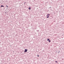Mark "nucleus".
Segmentation results:
<instances>
[{"label": "nucleus", "mask_w": 64, "mask_h": 64, "mask_svg": "<svg viewBox=\"0 0 64 64\" xmlns=\"http://www.w3.org/2000/svg\"><path fill=\"white\" fill-rule=\"evenodd\" d=\"M49 15H50V14H48L46 16H47V18H48V17H49Z\"/></svg>", "instance_id": "f257e3e1"}, {"label": "nucleus", "mask_w": 64, "mask_h": 64, "mask_svg": "<svg viewBox=\"0 0 64 64\" xmlns=\"http://www.w3.org/2000/svg\"><path fill=\"white\" fill-rule=\"evenodd\" d=\"M27 52V50L26 49H25L24 52Z\"/></svg>", "instance_id": "f03ea898"}, {"label": "nucleus", "mask_w": 64, "mask_h": 64, "mask_svg": "<svg viewBox=\"0 0 64 64\" xmlns=\"http://www.w3.org/2000/svg\"><path fill=\"white\" fill-rule=\"evenodd\" d=\"M1 6V7H4V6Z\"/></svg>", "instance_id": "7ed1b4c3"}, {"label": "nucleus", "mask_w": 64, "mask_h": 64, "mask_svg": "<svg viewBox=\"0 0 64 64\" xmlns=\"http://www.w3.org/2000/svg\"><path fill=\"white\" fill-rule=\"evenodd\" d=\"M49 42H51V40H49Z\"/></svg>", "instance_id": "20e7f679"}, {"label": "nucleus", "mask_w": 64, "mask_h": 64, "mask_svg": "<svg viewBox=\"0 0 64 64\" xmlns=\"http://www.w3.org/2000/svg\"><path fill=\"white\" fill-rule=\"evenodd\" d=\"M55 62H56V63H58V62L57 61H56Z\"/></svg>", "instance_id": "39448f33"}, {"label": "nucleus", "mask_w": 64, "mask_h": 64, "mask_svg": "<svg viewBox=\"0 0 64 64\" xmlns=\"http://www.w3.org/2000/svg\"><path fill=\"white\" fill-rule=\"evenodd\" d=\"M49 39H48L47 41H49Z\"/></svg>", "instance_id": "423d86ee"}, {"label": "nucleus", "mask_w": 64, "mask_h": 64, "mask_svg": "<svg viewBox=\"0 0 64 64\" xmlns=\"http://www.w3.org/2000/svg\"><path fill=\"white\" fill-rule=\"evenodd\" d=\"M6 6V7H8V6Z\"/></svg>", "instance_id": "0eeeda50"}, {"label": "nucleus", "mask_w": 64, "mask_h": 64, "mask_svg": "<svg viewBox=\"0 0 64 64\" xmlns=\"http://www.w3.org/2000/svg\"><path fill=\"white\" fill-rule=\"evenodd\" d=\"M30 8H29V9L30 10Z\"/></svg>", "instance_id": "6e6552de"}, {"label": "nucleus", "mask_w": 64, "mask_h": 64, "mask_svg": "<svg viewBox=\"0 0 64 64\" xmlns=\"http://www.w3.org/2000/svg\"><path fill=\"white\" fill-rule=\"evenodd\" d=\"M25 3H26V2H24V4H25Z\"/></svg>", "instance_id": "1a4fd4ad"}, {"label": "nucleus", "mask_w": 64, "mask_h": 64, "mask_svg": "<svg viewBox=\"0 0 64 64\" xmlns=\"http://www.w3.org/2000/svg\"><path fill=\"white\" fill-rule=\"evenodd\" d=\"M38 57L39 56H38Z\"/></svg>", "instance_id": "9d476101"}, {"label": "nucleus", "mask_w": 64, "mask_h": 64, "mask_svg": "<svg viewBox=\"0 0 64 64\" xmlns=\"http://www.w3.org/2000/svg\"><path fill=\"white\" fill-rule=\"evenodd\" d=\"M51 7H50V8H51Z\"/></svg>", "instance_id": "9b49d317"}]
</instances>
